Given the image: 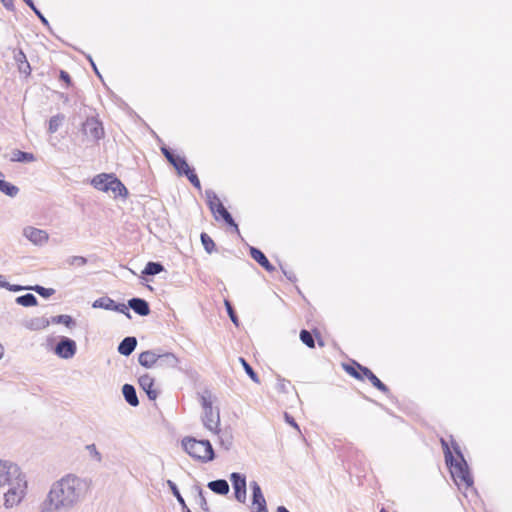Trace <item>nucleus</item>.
I'll return each instance as SVG.
<instances>
[{
    "label": "nucleus",
    "instance_id": "nucleus-1",
    "mask_svg": "<svg viewBox=\"0 0 512 512\" xmlns=\"http://www.w3.org/2000/svg\"><path fill=\"white\" fill-rule=\"evenodd\" d=\"M90 483L75 474H67L55 481L45 499L39 506V512H69L85 497Z\"/></svg>",
    "mask_w": 512,
    "mask_h": 512
},
{
    "label": "nucleus",
    "instance_id": "nucleus-2",
    "mask_svg": "<svg viewBox=\"0 0 512 512\" xmlns=\"http://www.w3.org/2000/svg\"><path fill=\"white\" fill-rule=\"evenodd\" d=\"M7 491L4 493V506L7 509L18 506L27 494L28 481L26 474L20 468L9 482Z\"/></svg>",
    "mask_w": 512,
    "mask_h": 512
},
{
    "label": "nucleus",
    "instance_id": "nucleus-3",
    "mask_svg": "<svg viewBox=\"0 0 512 512\" xmlns=\"http://www.w3.org/2000/svg\"><path fill=\"white\" fill-rule=\"evenodd\" d=\"M451 445L459 459L453 458L452 463H447L450 467L451 475L458 486L471 487L473 485V478L470 474L468 465L460 450L459 445L455 440L451 439Z\"/></svg>",
    "mask_w": 512,
    "mask_h": 512
},
{
    "label": "nucleus",
    "instance_id": "nucleus-4",
    "mask_svg": "<svg viewBox=\"0 0 512 512\" xmlns=\"http://www.w3.org/2000/svg\"><path fill=\"white\" fill-rule=\"evenodd\" d=\"M182 447L195 460L207 463L215 458L213 447L209 440H197L186 437L182 440Z\"/></svg>",
    "mask_w": 512,
    "mask_h": 512
},
{
    "label": "nucleus",
    "instance_id": "nucleus-5",
    "mask_svg": "<svg viewBox=\"0 0 512 512\" xmlns=\"http://www.w3.org/2000/svg\"><path fill=\"white\" fill-rule=\"evenodd\" d=\"M91 184L97 190H100L103 192H109V191L113 192L115 197L116 196L125 197L128 194L126 187L113 174H105V173L98 174L92 179Z\"/></svg>",
    "mask_w": 512,
    "mask_h": 512
},
{
    "label": "nucleus",
    "instance_id": "nucleus-6",
    "mask_svg": "<svg viewBox=\"0 0 512 512\" xmlns=\"http://www.w3.org/2000/svg\"><path fill=\"white\" fill-rule=\"evenodd\" d=\"M205 196L211 212L213 214L218 213L228 225L233 226L235 230L239 232L238 225L235 223L231 214L223 206L216 193L213 190H206Z\"/></svg>",
    "mask_w": 512,
    "mask_h": 512
},
{
    "label": "nucleus",
    "instance_id": "nucleus-7",
    "mask_svg": "<svg viewBox=\"0 0 512 512\" xmlns=\"http://www.w3.org/2000/svg\"><path fill=\"white\" fill-rule=\"evenodd\" d=\"M83 134L93 141H99L104 137V128L102 123L96 117H88L82 124Z\"/></svg>",
    "mask_w": 512,
    "mask_h": 512
},
{
    "label": "nucleus",
    "instance_id": "nucleus-8",
    "mask_svg": "<svg viewBox=\"0 0 512 512\" xmlns=\"http://www.w3.org/2000/svg\"><path fill=\"white\" fill-rule=\"evenodd\" d=\"M77 352L76 342L68 337H61L54 348V353L62 359H71Z\"/></svg>",
    "mask_w": 512,
    "mask_h": 512
},
{
    "label": "nucleus",
    "instance_id": "nucleus-9",
    "mask_svg": "<svg viewBox=\"0 0 512 512\" xmlns=\"http://www.w3.org/2000/svg\"><path fill=\"white\" fill-rule=\"evenodd\" d=\"M202 423L206 429H208L209 431H211L214 434H218L220 432L219 409L212 408V409L203 411Z\"/></svg>",
    "mask_w": 512,
    "mask_h": 512
},
{
    "label": "nucleus",
    "instance_id": "nucleus-10",
    "mask_svg": "<svg viewBox=\"0 0 512 512\" xmlns=\"http://www.w3.org/2000/svg\"><path fill=\"white\" fill-rule=\"evenodd\" d=\"M22 234L26 239L37 246H43L49 240V234L45 230L33 226L25 227Z\"/></svg>",
    "mask_w": 512,
    "mask_h": 512
},
{
    "label": "nucleus",
    "instance_id": "nucleus-11",
    "mask_svg": "<svg viewBox=\"0 0 512 512\" xmlns=\"http://www.w3.org/2000/svg\"><path fill=\"white\" fill-rule=\"evenodd\" d=\"M230 481L234 489V495L237 501L245 503L246 501V477L243 474L233 472L230 475Z\"/></svg>",
    "mask_w": 512,
    "mask_h": 512
},
{
    "label": "nucleus",
    "instance_id": "nucleus-12",
    "mask_svg": "<svg viewBox=\"0 0 512 512\" xmlns=\"http://www.w3.org/2000/svg\"><path fill=\"white\" fill-rule=\"evenodd\" d=\"M252 490V512H268L265 497L256 481L250 482Z\"/></svg>",
    "mask_w": 512,
    "mask_h": 512
},
{
    "label": "nucleus",
    "instance_id": "nucleus-13",
    "mask_svg": "<svg viewBox=\"0 0 512 512\" xmlns=\"http://www.w3.org/2000/svg\"><path fill=\"white\" fill-rule=\"evenodd\" d=\"M19 469L16 463L0 459V489L6 486Z\"/></svg>",
    "mask_w": 512,
    "mask_h": 512
},
{
    "label": "nucleus",
    "instance_id": "nucleus-14",
    "mask_svg": "<svg viewBox=\"0 0 512 512\" xmlns=\"http://www.w3.org/2000/svg\"><path fill=\"white\" fill-rule=\"evenodd\" d=\"M355 365L362 372V376H365L375 388L385 394L389 392V388L369 368L358 363H355Z\"/></svg>",
    "mask_w": 512,
    "mask_h": 512
},
{
    "label": "nucleus",
    "instance_id": "nucleus-15",
    "mask_svg": "<svg viewBox=\"0 0 512 512\" xmlns=\"http://www.w3.org/2000/svg\"><path fill=\"white\" fill-rule=\"evenodd\" d=\"M138 383L150 400H155L158 397V391L154 389V379L150 375L144 374L140 376Z\"/></svg>",
    "mask_w": 512,
    "mask_h": 512
},
{
    "label": "nucleus",
    "instance_id": "nucleus-16",
    "mask_svg": "<svg viewBox=\"0 0 512 512\" xmlns=\"http://www.w3.org/2000/svg\"><path fill=\"white\" fill-rule=\"evenodd\" d=\"M13 58L17 64L18 70L20 73L25 75H30L31 67L26 58L25 53L21 49H15L13 51Z\"/></svg>",
    "mask_w": 512,
    "mask_h": 512
},
{
    "label": "nucleus",
    "instance_id": "nucleus-17",
    "mask_svg": "<svg viewBox=\"0 0 512 512\" xmlns=\"http://www.w3.org/2000/svg\"><path fill=\"white\" fill-rule=\"evenodd\" d=\"M128 307L140 316H147L150 313V307L146 300L142 298H132L128 301Z\"/></svg>",
    "mask_w": 512,
    "mask_h": 512
},
{
    "label": "nucleus",
    "instance_id": "nucleus-18",
    "mask_svg": "<svg viewBox=\"0 0 512 512\" xmlns=\"http://www.w3.org/2000/svg\"><path fill=\"white\" fill-rule=\"evenodd\" d=\"M250 256L266 271L273 272L275 267L269 262L264 253L256 247H250Z\"/></svg>",
    "mask_w": 512,
    "mask_h": 512
},
{
    "label": "nucleus",
    "instance_id": "nucleus-19",
    "mask_svg": "<svg viewBox=\"0 0 512 512\" xmlns=\"http://www.w3.org/2000/svg\"><path fill=\"white\" fill-rule=\"evenodd\" d=\"M157 366L160 368H176L179 364L178 357L170 352L158 353Z\"/></svg>",
    "mask_w": 512,
    "mask_h": 512
},
{
    "label": "nucleus",
    "instance_id": "nucleus-20",
    "mask_svg": "<svg viewBox=\"0 0 512 512\" xmlns=\"http://www.w3.org/2000/svg\"><path fill=\"white\" fill-rule=\"evenodd\" d=\"M158 359V353L147 350L139 355L138 361L141 366L152 368L153 366H157Z\"/></svg>",
    "mask_w": 512,
    "mask_h": 512
},
{
    "label": "nucleus",
    "instance_id": "nucleus-21",
    "mask_svg": "<svg viewBox=\"0 0 512 512\" xmlns=\"http://www.w3.org/2000/svg\"><path fill=\"white\" fill-rule=\"evenodd\" d=\"M50 325V320L45 317H34L24 322V327L31 331L46 329Z\"/></svg>",
    "mask_w": 512,
    "mask_h": 512
},
{
    "label": "nucleus",
    "instance_id": "nucleus-22",
    "mask_svg": "<svg viewBox=\"0 0 512 512\" xmlns=\"http://www.w3.org/2000/svg\"><path fill=\"white\" fill-rule=\"evenodd\" d=\"M137 346V340L135 337L128 336L125 337L118 346V352L121 355L129 356L135 350Z\"/></svg>",
    "mask_w": 512,
    "mask_h": 512
},
{
    "label": "nucleus",
    "instance_id": "nucleus-23",
    "mask_svg": "<svg viewBox=\"0 0 512 512\" xmlns=\"http://www.w3.org/2000/svg\"><path fill=\"white\" fill-rule=\"evenodd\" d=\"M122 394L125 401L132 407H137L139 405L136 389L133 385L124 384L122 387Z\"/></svg>",
    "mask_w": 512,
    "mask_h": 512
},
{
    "label": "nucleus",
    "instance_id": "nucleus-24",
    "mask_svg": "<svg viewBox=\"0 0 512 512\" xmlns=\"http://www.w3.org/2000/svg\"><path fill=\"white\" fill-rule=\"evenodd\" d=\"M207 486L211 491L219 495H226L229 492V484L224 479L210 481Z\"/></svg>",
    "mask_w": 512,
    "mask_h": 512
},
{
    "label": "nucleus",
    "instance_id": "nucleus-25",
    "mask_svg": "<svg viewBox=\"0 0 512 512\" xmlns=\"http://www.w3.org/2000/svg\"><path fill=\"white\" fill-rule=\"evenodd\" d=\"M198 396H199V401H200L203 411L213 408V403L215 401V397L211 393V391L206 389V390L202 391L201 393H199Z\"/></svg>",
    "mask_w": 512,
    "mask_h": 512
},
{
    "label": "nucleus",
    "instance_id": "nucleus-26",
    "mask_svg": "<svg viewBox=\"0 0 512 512\" xmlns=\"http://www.w3.org/2000/svg\"><path fill=\"white\" fill-rule=\"evenodd\" d=\"M171 165H173L179 175H188V172L192 169L185 158L181 156H176Z\"/></svg>",
    "mask_w": 512,
    "mask_h": 512
},
{
    "label": "nucleus",
    "instance_id": "nucleus-27",
    "mask_svg": "<svg viewBox=\"0 0 512 512\" xmlns=\"http://www.w3.org/2000/svg\"><path fill=\"white\" fill-rule=\"evenodd\" d=\"M0 191L7 196L15 197L19 192V188L9 182H6L4 180V175L2 174V176H0Z\"/></svg>",
    "mask_w": 512,
    "mask_h": 512
},
{
    "label": "nucleus",
    "instance_id": "nucleus-28",
    "mask_svg": "<svg viewBox=\"0 0 512 512\" xmlns=\"http://www.w3.org/2000/svg\"><path fill=\"white\" fill-rule=\"evenodd\" d=\"M50 323L63 324L67 328H70V329H72L76 326L75 320L70 315H66V314L53 316L50 320Z\"/></svg>",
    "mask_w": 512,
    "mask_h": 512
},
{
    "label": "nucleus",
    "instance_id": "nucleus-29",
    "mask_svg": "<svg viewBox=\"0 0 512 512\" xmlns=\"http://www.w3.org/2000/svg\"><path fill=\"white\" fill-rule=\"evenodd\" d=\"M167 485L170 488L172 494L176 497L178 503L181 505L182 510L184 512H191L190 509L187 507L184 498L180 494L177 485L171 480L167 481Z\"/></svg>",
    "mask_w": 512,
    "mask_h": 512
},
{
    "label": "nucleus",
    "instance_id": "nucleus-30",
    "mask_svg": "<svg viewBox=\"0 0 512 512\" xmlns=\"http://www.w3.org/2000/svg\"><path fill=\"white\" fill-rule=\"evenodd\" d=\"M64 120L65 116L63 114H57L55 116H52L49 120L48 133L54 134L55 132H57L59 127L64 122Z\"/></svg>",
    "mask_w": 512,
    "mask_h": 512
},
{
    "label": "nucleus",
    "instance_id": "nucleus-31",
    "mask_svg": "<svg viewBox=\"0 0 512 512\" xmlns=\"http://www.w3.org/2000/svg\"><path fill=\"white\" fill-rule=\"evenodd\" d=\"M164 270V266L159 262H148L142 271L143 275H157Z\"/></svg>",
    "mask_w": 512,
    "mask_h": 512
},
{
    "label": "nucleus",
    "instance_id": "nucleus-32",
    "mask_svg": "<svg viewBox=\"0 0 512 512\" xmlns=\"http://www.w3.org/2000/svg\"><path fill=\"white\" fill-rule=\"evenodd\" d=\"M16 303L21 306H24V307H31V306H36L38 301H37V298L35 297V295H33L31 293H27L25 295L17 297Z\"/></svg>",
    "mask_w": 512,
    "mask_h": 512
},
{
    "label": "nucleus",
    "instance_id": "nucleus-33",
    "mask_svg": "<svg viewBox=\"0 0 512 512\" xmlns=\"http://www.w3.org/2000/svg\"><path fill=\"white\" fill-rule=\"evenodd\" d=\"M115 301L109 297H101L94 301L93 308H101L113 311Z\"/></svg>",
    "mask_w": 512,
    "mask_h": 512
},
{
    "label": "nucleus",
    "instance_id": "nucleus-34",
    "mask_svg": "<svg viewBox=\"0 0 512 512\" xmlns=\"http://www.w3.org/2000/svg\"><path fill=\"white\" fill-rule=\"evenodd\" d=\"M12 160L17 162H33L35 161V156L29 152L16 150L13 152Z\"/></svg>",
    "mask_w": 512,
    "mask_h": 512
},
{
    "label": "nucleus",
    "instance_id": "nucleus-35",
    "mask_svg": "<svg viewBox=\"0 0 512 512\" xmlns=\"http://www.w3.org/2000/svg\"><path fill=\"white\" fill-rule=\"evenodd\" d=\"M240 363L242 364V367L244 368L247 375L251 378V380L257 384L260 383V379L257 375V373L253 370V368L250 366V364L243 358H239Z\"/></svg>",
    "mask_w": 512,
    "mask_h": 512
},
{
    "label": "nucleus",
    "instance_id": "nucleus-36",
    "mask_svg": "<svg viewBox=\"0 0 512 512\" xmlns=\"http://www.w3.org/2000/svg\"><path fill=\"white\" fill-rule=\"evenodd\" d=\"M200 239L205 251L211 254L215 250V243L212 238L206 233H201Z\"/></svg>",
    "mask_w": 512,
    "mask_h": 512
},
{
    "label": "nucleus",
    "instance_id": "nucleus-37",
    "mask_svg": "<svg viewBox=\"0 0 512 512\" xmlns=\"http://www.w3.org/2000/svg\"><path fill=\"white\" fill-rule=\"evenodd\" d=\"M301 341L309 348L315 347V341L313 335L307 330H301L300 332Z\"/></svg>",
    "mask_w": 512,
    "mask_h": 512
},
{
    "label": "nucleus",
    "instance_id": "nucleus-38",
    "mask_svg": "<svg viewBox=\"0 0 512 512\" xmlns=\"http://www.w3.org/2000/svg\"><path fill=\"white\" fill-rule=\"evenodd\" d=\"M29 289L35 291L40 296L45 297V298L50 297V296H52L55 293L54 289H52V288H45V287L40 286V285H35L33 287H30Z\"/></svg>",
    "mask_w": 512,
    "mask_h": 512
},
{
    "label": "nucleus",
    "instance_id": "nucleus-39",
    "mask_svg": "<svg viewBox=\"0 0 512 512\" xmlns=\"http://www.w3.org/2000/svg\"><path fill=\"white\" fill-rule=\"evenodd\" d=\"M66 263L70 266H84L87 264V259L83 256H70L66 259Z\"/></svg>",
    "mask_w": 512,
    "mask_h": 512
},
{
    "label": "nucleus",
    "instance_id": "nucleus-40",
    "mask_svg": "<svg viewBox=\"0 0 512 512\" xmlns=\"http://www.w3.org/2000/svg\"><path fill=\"white\" fill-rule=\"evenodd\" d=\"M86 450L89 452V455L91 456L92 459H94L98 463H100L102 461V455L98 451L95 444H88L86 446Z\"/></svg>",
    "mask_w": 512,
    "mask_h": 512
},
{
    "label": "nucleus",
    "instance_id": "nucleus-41",
    "mask_svg": "<svg viewBox=\"0 0 512 512\" xmlns=\"http://www.w3.org/2000/svg\"><path fill=\"white\" fill-rule=\"evenodd\" d=\"M441 445H442V448H443V452H444L446 463H452L454 457H453V454H452V452L450 450L448 442L445 439L442 438L441 439Z\"/></svg>",
    "mask_w": 512,
    "mask_h": 512
},
{
    "label": "nucleus",
    "instance_id": "nucleus-42",
    "mask_svg": "<svg viewBox=\"0 0 512 512\" xmlns=\"http://www.w3.org/2000/svg\"><path fill=\"white\" fill-rule=\"evenodd\" d=\"M225 307H226V310H227V313L229 315V318L231 319V321L236 325V326H239V320H238V317L231 305V303L228 301V300H225Z\"/></svg>",
    "mask_w": 512,
    "mask_h": 512
},
{
    "label": "nucleus",
    "instance_id": "nucleus-43",
    "mask_svg": "<svg viewBox=\"0 0 512 512\" xmlns=\"http://www.w3.org/2000/svg\"><path fill=\"white\" fill-rule=\"evenodd\" d=\"M197 503L200 505V507L204 511H208L209 510L206 498H205L204 493H203V490L201 488H199V487H197Z\"/></svg>",
    "mask_w": 512,
    "mask_h": 512
},
{
    "label": "nucleus",
    "instance_id": "nucleus-44",
    "mask_svg": "<svg viewBox=\"0 0 512 512\" xmlns=\"http://www.w3.org/2000/svg\"><path fill=\"white\" fill-rule=\"evenodd\" d=\"M188 180L191 182V184L197 188V189H201V184H200V181H199V178L198 176L195 174L194 170L191 169L189 172H188V175H185Z\"/></svg>",
    "mask_w": 512,
    "mask_h": 512
},
{
    "label": "nucleus",
    "instance_id": "nucleus-45",
    "mask_svg": "<svg viewBox=\"0 0 512 512\" xmlns=\"http://www.w3.org/2000/svg\"><path fill=\"white\" fill-rule=\"evenodd\" d=\"M344 369H345V371H346L349 375L353 376L354 378L359 379V380H362V379H363L362 374H360V373H359V371H358V370H359V369H358V367H357V368H355V367H354V366H352V365H344Z\"/></svg>",
    "mask_w": 512,
    "mask_h": 512
},
{
    "label": "nucleus",
    "instance_id": "nucleus-46",
    "mask_svg": "<svg viewBox=\"0 0 512 512\" xmlns=\"http://www.w3.org/2000/svg\"><path fill=\"white\" fill-rule=\"evenodd\" d=\"M113 311H117L119 313H122V314H124L129 319L131 318V314H130V312L128 310V306L123 304V303L117 304L115 302L114 307H113Z\"/></svg>",
    "mask_w": 512,
    "mask_h": 512
},
{
    "label": "nucleus",
    "instance_id": "nucleus-47",
    "mask_svg": "<svg viewBox=\"0 0 512 512\" xmlns=\"http://www.w3.org/2000/svg\"><path fill=\"white\" fill-rule=\"evenodd\" d=\"M290 385V382L285 379H278L276 388L279 392L285 393L287 392V388Z\"/></svg>",
    "mask_w": 512,
    "mask_h": 512
},
{
    "label": "nucleus",
    "instance_id": "nucleus-48",
    "mask_svg": "<svg viewBox=\"0 0 512 512\" xmlns=\"http://www.w3.org/2000/svg\"><path fill=\"white\" fill-rule=\"evenodd\" d=\"M161 151H162L163 155L166 157V159L168 160V162L170 164L173 163V160L177 155H175L168 147H165V146L161 148Z\"/></svg>",
    "mask_w": 512,
    "mask_h": 512
},
{
    "label": "nucleus",
    "instance_id": "nucleus-49",
    "mask_svg": "<svg viewBox=\"0 0 512 512\" xmlns=\"http://www.w3.org/2000/svg\"><path fill=\"white\" fill-rule=\"evenodd\" d=\"M31 9L33 10V12L37 15V17L40 19V21L45 25V26H49V22L48 20L45 18V16L40 12V10H38L36 8L35 5H33V7H31Z\"/></svg>",
    "mask_w": 512,
    "mask_h": 512
},
{
    "label": "nucleus",
    "instance_id": "nucleus-50",
    "mask_svg": "<svg viewBox=\"0 0 512 512\" xmlns=\"http://www.w3.org/2000/svg\"><path fill=\"white\" fill-rule=\"evenodd\" d=\"M284 417L288 424H290L292 427H294L295 429H297L299 431V426L295 422L294 418L291 415H289L288 413H285Z\"/></svg>",
    "mask_w": 512,
    "mask_h": 512
},
{
    "label": "nucleus",
    "instance_id": "nucleus-51",
    "mask_svg": "<svg viewBox=\"0 0 512 512\" xmlns=\"http://www.w3.org/2000/svg\"><path fill=\"white\" fill-rule=\"evenodd\" d=\"M60 79L66 82L67 84H70L71 82L70 75L64 70L60 71Z\"/></svg>",
    "mask_w": 512,
    "mask_h": 512
},
{
    "label": "nucleus",
    "instance_id": "nucleus-52",
    "mask_svg": "<svg viewBox=\"0 0 512 512\" xmlns=\"http://www.w3.org/2000/svg\"><path fill=\"white\" fill-rule=\"evenodd\" d=\"M7 289L9 291L17 292V291H22V290L27 289V288L23 287L21 285H12V284L9 283V286H7Z\"/></svg>",
    "mask_w": 512,
    "mask_h": 512
},
{
    "label": "nucleus",
    "instance_id": "nucleus-53",
    "mask_svg": "<svg viewBox=\"0 0 512 512\" xmlns=\"http://www.w3.org/2000/svg\"><path fill=\"white\" fill-rule=\"evenodd\" d=\"M4 7H6L9 10L13 9V0H1Z\"/></svg>",
    "mask_w": 512,
    "mask_h": 512
},
{
    "label": "nucleus",
    "instance_id": "nucleus-54",
    "mask_svg": "<svg viewBox=\"0 0 512 512\" xmlns=\"http://www.w3.org/2000/svg\"><path fill=\"white\" fill-rule=\"evenodd\" d=\"M7 286H9V283L7 281H5V279L2 275H0V287L7 289Z\"/></svg>",
    "mask_w": 512,
    "mask_h": 512
},
{
    "label": "nucleus",
    "instance_id": "nucleus-55",
    "mask_svg": "<svg viewBox=\"0 0 512 512\" xmlns=\"http://www.w3.org/2000/svg\"><path fill=\"white\" fill-rule=\"evenodd\" d=\"M284 274L286 275V277L290 280V281H295L296 280V277L294 275L293 272H286L284 271Z\"/></svg>",
    "mask_w": 512,
    "mask_h": 512
},
{
    "label": "nucleus",
    "instance_id": "nucleus-56",
    "mask_svg": "<svg viewBox=\"0 0 512 512\" xmlns=\"http://www.w3.org/2000/svg\"><path fill=\"white\" fill-rule=\"evenodd\" d=\"M88 59H89V61H90L91 65H92L93 70L95 71V73H96L99 77H101V75H100V73H99V71H98V69H97V67H96L95 63L93 62L92 58H91V57H88Z\"/></svg>",
    "mask_w": 512,
    "mask_h": 512
},
{
    "label": "nucleus",
    "instance_id": "nucleus-57",
    "mask_svg": "<svg viewBox=\"0 0 512 512\" xmlns=\"http://www.w3.org/2000/svg\"><path fill=\"white\" fill-rule=\"evenodd\" d=\"M277 512H290V511L284 506H279L277 508Z\"/></svg>",
    "mask_w": 512,
    "mask_h": 512
},
{
    "label": "nucleus",
    "instance_id": "nucleus-58",
    "mask_svg": "<svg viewBox=\"0 0 512 512\" xmlns=\"http://www.w3.org/2000/svg\"><path fill=\"white\" fill-rule=\"evenodd\" d=\"M30 8L33 7L34 2L33 0H23Z\"/></svg>",
    "mask_w": 512,
    "mask_h": 512
},
{
    "label": "nucleus",
    "instance_id": "nucleus-59",
    "mask_svg": "<svg viewBox=\"0 0 512 512\" xmlns=\"http://www.w3.org/2000/svg\"><path fill=\"white\" fill-rule=\"evenodd\" d=\"M4 355V347L3 345L0 343V359L3 357Z\"/></svg>",
    "mask_w": 512,
    "mask_h": 512
},
{
    "label": "nucleus",
    "instance_id": "nucleus-60",
    "mask_svg": "<svg viewBox=\"0 0 512 512\" xmlns=\"http://www.w3.org/2000/svg\"><path fill=\"white\" fill-rule=\"evenodd\" d=\"M318 344H319V346H321V347H323V346H324V342H323L322 340H320V339L318 340Z\"/></svg>",
    "mask_w": 512,
    "mask_h": 512
},
{
    "label": "nucleus",
    "instance_id": "nucleus-61",
    "mask_svg": "<svg viewBox=\"0 0 512 512\" xmlns=\"http://www.w3.org/2000/svg\"><path fill=\"white\" fill-rule=\"evenodd\" d=\"M380 512H388L385 508H382Z\"/></svg>",
    "mask_w": 512,
    "mask_h": 512
},
{
    "label": "nucleus",
    "instance_id": "nucleus-62",
    "mask_svg": "<svg viewBox=\"0 0 512 512\" xmlns=\"http://www.w3.org/2000/svg\"><path fill=\"white\" fill-rule=\"evenodd\" d=\"M0 176H2V173L0 172Z\"/></svg>",
    "mask_w": 512,
    "mask_h": 512
}]
</instances>
